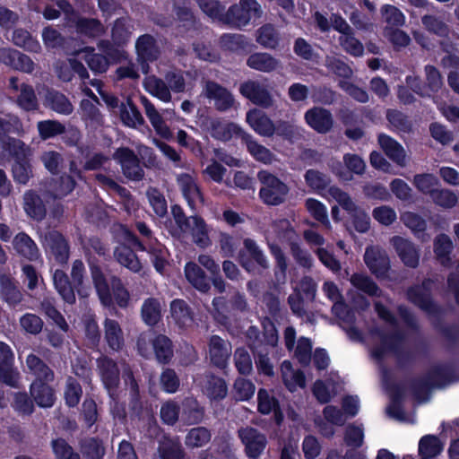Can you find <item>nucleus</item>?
I'll return each mask as SVG.
<instances>
[{
  "label": "nucleus",
  "instance_id": "nucleus-34",
  "mask_svg": "<svg viewBox=\"0 0 459 459\" xmlns=\"http://www.w3.org/2000/svg\"><path fill=\"white\" fill-rule=\"evenodd\" d=\"M52 279L54 287L63 300L71 305L74 304L75 293L67 274L63 270L56 269L53 273Z\"/></svg>",
  "mask_w": 459,
  "mask_h": 459
},
{
  "label": "nucleus",
  "instance_id": "nucleus-51",
  "mask_svg": "<svg viewBox=\"0 0 459 459\" xmlns=\"http://www.w3.org/2000/svg\"><path fill=\"white\" fill-rule=\"evenodd\" d=\"M238 126L233 123L223 122L220 119H212L209 123L210 134L220 141H229L237 132Z\"/></svg>",
  "mask_w": 459,
  "mask_h": 459
},
{
  "label": "nucleus",
  "instance_id": "nucleus-62",
  "mask_svg": "<svg viewBox=\"0 0 459 459\" xmlns=\"http://www.w3.org/2000/svg\"><path fill=\"white\" fill-rule=\"evenodd\" d=\"M246 143L249 153L258 161L271 163L273 160V154L269 149L258 143L251 136L246 138Z\"/></svg>",
  "mask_w": 459,
  "mask_h": 459
},
{
  "label": "nucleus",
  "instance_id": "nucleus-45",
  "mask_svg": "<svg viewBox=\"0 0 459 459\" xmlns=\"http://www.w3.org/2000/svg\"><path fill=\"white\" fill-rule=\"evenodd\" d=\"M255 39L262 47L275 49L280 43V35L273 25L266 23L256 30Z\"/></svg>",
  "mask_w": 459,
  "mask_h": 459
},
{
  "label": "nucleus",
  "instance_id": "nucleus-55",
  "mask_svg": "<svg viewBox=\"0 0 459 459\" xmlns=\"http://www.w3.org/2000/svg\"><path fill=\"white\" fill-rule=\"evenodd\" d=\"M18 106L25 111H34L39 108L38 99L32 86L22 82L21 91L17 95Z\"/></svg>",
  "mask_w": 459,
  "mask_h": 459
},
{
  "label": "nucleus",
  "instance_id": "nucleus-52",
  "mask_svg": "<svg viewBox=\"0 0 459 459\" xmlns=\"http://www.w3.org/2000/svg\"><path fill=\"white\" fill-rule=\"evenodd\" d=\"M212 438L211 431L205 427L191 429L185 437V445L188 448H199L206 446Z\"/></svg>",
  "mask_w": 459,
  "mask_h": 459
},
{
  "label": "nucleus",
  "instance_id": "nucleus-39",
  "mask_svg": "<svg viewBox=\"0 0 459 459\" xmlns=\"http://www.w3.org/2000/svg\"><path fill=\"white\" fill-rule=\"evenodd\" d=\"M45 383L34 381L30 385V392L39 407L49 408L55 403V394L53 389Z\"/></svg>",
  "mask_w": 459,
  "mask_h": 459
},
{
  "label": "nucleus",
  "instance_id": "nucleus-37",
  "mask_svg": "<svg viewBox=\"0 0 459 459\" xmlns=\"http://www.w3.org/2000/svg\"><path fill=\"white\" fill-rule=\"evenodd\" d=\"M185 275L189 283L196 290L206 292L210 289V283L203 269L194 262H188L185 265Z\"/></svg>",
  "mask_w": 459,
  "mask_h": 459
},
{
  "label": "nucleus",
  "instance_id": "nucleus-40",
  "mask_svg": "<svg viewBox=\"0 0 459 459\" xmlns=\"http://www.w3.org/2000/svg\"><path fill=\"white\" fill-rule=\"evenodd\" d=\"M444 445L435 435H425L419 441V455L421 459H432L443 451Z\"/></svg>",
  "mask_w": 459,
  "mask_h": 459
},
{
  "label": "nucleus",
  "instance_id": "nucleus-23",
  "mask_svg": "<svg viewBox=\"0 0 459 459\" xmlns=\"http://www.w3.org/2000/svg\"><path fill=\"white\" fill-rule=\"evenodd\" d=\"M23 210L27 216L40 221L47 214L46 206L40 196L33 190H28L23 194Z\"/></svg>",
  "mask_w": 459,
  "mask_h": 459
},
{
  "label": "nucleus",
  "instance_id": "nucleus-4",
  "mask_svg": "<svg viewBox=\"0 0 459 459\" xmlns=\"http://www.w3.org/2000/svg\"><path fill=\"white\" fill-rule=\"evenodd\" d=\"M263 9L256 0H240L230 7L226 13L229 23L237 28L247 25L252 18H260Z\"/></svg>",
  "mask_w": 459,
  "mask_h": 459
},
{
  "label": "nucleus",
  "instance_id": "nucleus-63",
  "mask_svg": "<svg viewBox=\"0 0 459 459\" xmlns=\"http://www.w3.org/2000/svg\"><path fill=\"white\" fill-rule=\"evenodd\" d=\"M426 74V87L429 92V97L432 94L437 93L443 86L442 76L438 69L432 65H427L424 68Z\"/></svg>",
  "mask_w": 459,
  "mask_h": 459
},
{
  "label": "nucleus",
  "instance_id": "nucleus-54",
  "mask_svg": "<svg viewBox=\"0 0 459 459\" xmlns=\"http://www.w3.org/2000/svg\"><path fill=\"white\" fill-rule=\"evenodd\" d=\"M37 129L41 140L54 138L65 132V125L54 119L39 121L37 123Z\"/></svg>",
  "mask_w": 459,
  "mask_h": 459
},
{
  "label": "nucleus",
  "instance_id": "nucleus-22",
  "mask_svg": "<svg viewBox=\"0 0 459 459\" xmlns=\"http://www.w3.org/2000/svg\"><path fill=\"white\" fill-rule=\"evenodd\" d=\"M13 247L18 255L29 261H35L40 256L37 244L25 232H19L14 236Z\"/></svg>",
  "mask_w": 459,
  "mask_h": 459
},
{
  "label": "nucleus",
  "instance_id": "nucleus-64",
  "mask_svg": "<svg viewBox=\"0 0 459 459\" xmlns=\"http://www.w3.org/2000/svg\"><path fill=\"white\" fill-rule=\"evenodd\" d=\"M434 327L446 341L450 349L459 344V326L438 322L435 324Z\"/></svg>",
  "mask_w": 459,
  "mask_h": 459
},
{
  "label": "nucleus",
  "instance_id": "nucleus-56",
  "mask_svg": "<svg viewBox=\"0 0 459 459\" xmlns=\"http://www.w3.org/2000/svg\"><path fill=\"white\" fill-rule=\"evenodd\" d=\"M81 453L87 459H101L105 455L102 442L96 437H88L81 442Z\"/></svg>",
  "mask_w": 459,
  "mask_h": 459
},
{
  "label": "nucleus",
  "instance_id": "nucleus-58",
  "mask_svg": "<svg viewBox=\"0 0 459 459\" xmlns=\"http://www.w3.org/2000/svg\"><path fill=\"white\" fill-rule=\"evenodd\" d=\"M83 52V59L91 71L102 74L108 70L109 62L105 56L95 53L93 48H86Z\"/></svg>",
  "mask_w": 459,
  "mask_h": 459
},
{
  "label": "nucleus",
  "instance_id": "nucleus-8",
  "mask_svg": "<svg viewBox=\"0 0 459 459\" xmlns=\"http://www.w3.org/2000/svg\"><path fill=\"white\" fill-rule=\"evenodd\" d=\"M364 262L371 273L377 279H385L388 276L391 264L385 251L368 247L365 251Z\"/></svg>",
  "mask_w": 459,
  "mask_h": 459
},
{
  "label": "nucleus",
  "instance_id": "nucleus-1",
  "mask_svg": "<svg viewBox=\"0 0 459 459\" xmlns=\"http://www.w3.org/2000/svg\"><path fill=\"white\" fill-rule=\"evenodd\" d=\"M135 227L143 240H139L135 235L126 228L121 230V238L139 250L148 252L154 268L157 272L162 273L168 264L169 253L167 248L155 238H152V230L144 222L137 221Z\"/></svg>",
  "mask_w": 459,
  "mask_h": 459
},
{
  "label": "nucleus",
  "instance_id": "nucleus-30",
  "mask_svg": "<svg viewBox=\"0 0 459 459\" xmlns=\"http://www.w3.org/2000/svg\"><path fill=\"white\" fill-rule=\"evenodd\" d=\"M120 243L114 251L117 261L123 266L126 267L134 273H139L142 270V264L133 251V246L129 245L122 238Z\"/></svg>",
  "mask_w": 459,
  "mask_h": 459
},
{
  "label": "nucleus",
  "instance_id": "nucleus-35",
  "mask_svg": "<svg viewBox=\"0 0 459 459\" xmlns=\"http://www.w3.org/2000/svg\"><path fill=\"white\" fill-rule=\"evenodd\" d=\"M182 420L188 425H195L203 421L204 408L193 397L186 398L182 403Z\"/></svg>",
  "mask_w": 459,
  "mask_h": 459
},
{
  "label": "nucleus",
  "instance_id": "nucleus-14",
  "mask_svg": "<svg viewBox=\"0 0 459 459\" xmlns=\"http://www.w3.org/2000/svg\"><path fill=\"white\" fill-rule=\"evenodd\" d=\"M232 347L229 341L222 339L218 335H212L208 342V351L211 362L220 368H224L231 355Z\"/></svg>",
  "mask_w": 459,
  "mask_h": 459
},
{
  "label": "nucleus",
  "instance_id": "nucleus-42",
  "mask_svg": "<svg viewBox=\"0 0 459 459\" xmlns=\"http://www.w3.org/2000/svg\"><path fill=\"white\" fill-rule=\"evenodd\" d=\"M161 304L158 299H146L141 307L143 321L150 326L157 325L161 318Z\"/></svg>",
  "mask_w": 459,
  "mask_h": 459
},
{
  "label": "nucleus",
  "instance_id": "nucleus-12",
  "mask_svg": "<svg viewBox=\"0 0 459 459\" xmlns=\"http://www.w3.org/2000/svg\"><path fill=\"white\" fill-rule=\"evenodd\" d=\"M42 245L49 250L55 259L60 264L68 261L70 248L65 237L56 230H49L41 237Z\"/></svg>",
  "mask_w": 459,
  "mask_h": 459
},
{
  "label": "nucleus",
  "instance_id": "nucleus-60",
  "mask_svg": "<svg viewBox=\"0 0 459 459\" xmlns=\"http://www.w3.org/2000/svg\"><path fill=\"white\" fill-rule=\"evenodd\" d=\"M404 225L409 228L417 238L425 234L427 221L418 213L412 212H404L402 215Z\"/></svg>",
  "mask_w": 459,
  "mask_h": 459
},
{
  "label": "nucleus",
  "instance_id": "nucleus-17",
  "mask_svg": "<svg viewBox=\"0 0 459 459\" xmlns=\"http://www.w3.org/2000/svg\"><path fill=\"white\" fill-rule=\"evenodd\" d=\"M343 163L345 168L341 162L334 168L335 174L342 180L350 181L352 179V174L363 175L365 172L366 164L358 154L345 153Z\"/></svg>",
  "mask_w": 459,
  "mask_h": 459
},
{
  "label": "nucleus",
  "instance_id": "nucleus-46",
  "mask_svg": "<svg viewBox=\"0 0 459 459\" xmlns=\"http://www.w3.org/2000/svg\"><path fill=\"white\" fill-rule=\"evenodd\" d=\"M385 118L394 131L408 134L412 130V123L409 117L399 109L387 108Z\"/></svg>",
  "mask_w": 459,
  "mask_h": 459
},
{
  "label": "nucleus",
  "instance_id": "nucleus-19",
  "mask_svg": "<svg viewBox=\"0 0 459 459\" xmlns=\"http://www.w3.org/2000/svg\"><path fill=\"white\" fill-rule=\"evenodd\" d=\"M44 105L46 108L63 116H69L74 110V107L69 98L56 90L47 91Z\"/></svg>",
  "mask_w": 459,
  "mask_h": 459
},
{
  "label": "nucleus",
  "instance_id": "nucleus-33",
  "mask_svg": "<svg viewBox=\"0 0 459 459\" xmlns=\"http://www.w3.org/2000/svg\"><path fill=\"white\" fill-rule=\"evenodd\" d=\"M247 65L263 73H271L280 66V61L266 52H257L247 59Z\"/></svg>",
  "mask_w": 459,
  "mask_h": 459
},
{
  "label": "nucleus",
  "instance_id": "nucleus-59",
  "mask_svg": "<svg viewBox=\"0 0 459 459\" xmlns=\"http://www.w3.org/2000/svg\"><path fill=\"white\" fill-rule=\"evenodd\" d=\"M410 390L417 400H425L433 387V383L426 374L422 377L412 378L410 382Z\"/></svg>",
  "mask_w": 459,
  "mask_h": 459
},
{
  "label": "nucleus",
  "instance_id": "nucleus-9",
  "mask_svg": "<svg viewBox=\"0 0 459 459\" xmlns=\"http://www.w3.org/2000/svg\"><path fill=\"white\" fill-rule=\"evenodd\" d=\"M238 435L249 457L257 458L266 446L265 436L255 428L249 426L241 428L238 429Z\"/></svg>",
  "mask_w": 459,
  "mask_h": 459
},
{
  "label": "nucleus",
  "instance_id": "nucleus-7",
  "mask_svg": "<svg viewBox=\"0 0 459 459\" xmlns=\"http://www.w3.org/2000/svg\"><path fill=\"white\" fill-rule=\"evenodd\" d=\"M203 94L212 100L216 109L221 112L229 110L235 104L233 95L226 88L210 80L204 81Z\"/></svg>",
  "mask_w": 459,
  "mask_h": 459
},
{
  "label": "nucleus",
  "instance_id": "nucleus-11",
  "mask_svg": "<svg viewBox=\"0 0 459 459\" xmlns=\"http://www.w3.org/2000/svg\"><path fill=\"white\" fill-rule=\"evenodd\" d=\"M390 242L405 266L412 269L419 266L420 250L413 242L401 236H394Z\"/></svg>",
  "mask_w": 459,
  "mask_h": 459
},
{
  "label": "nucleus",
  "instance_id": "nucleus-32",
  "mask_svg": "<svg viewBox=\"0 0 459 459\" xmlns=\"http://www.w3.org/2000/svg\"><path fill=\"white\" fill-rule=\"evenodd\" d=\"M186 453L178 440L163 438L159 442L153 459H184Z\"/></svg>",
  "mask_w": 459,
  "mask_h": 459
},
{
  "label": "nucleus",
  "instance_id": "nucleus-48",
  "mask_svg": "<svg viewBox=\"0 0 459 459\" xmlns=\"http://www.w3.org/2000/svg\"><path fill=\"white\" fill-rule=\"evenodd\" d=\"M12 41L15 46L30 52L39 53L41 51L39 42L28 30L22 28L13 30Z\"/></svg>",
  "mask_w": 459,
  "mask_h": 459
},
{
  "label": "nucleus",
  "instance_id": "nucleus-3",
  "mask_svg": "<svg viewBox=\"0 0 459 459\" xmlns=\"http://www.w3.org/2000/svg\"><path fill=\"white\" fill-rule=\"evenodd\" d=\"M262 186L259 195L268 205H278L284 202L289 192L288 186L275 176L263 170L257 175Z\"/></svg>",
  "mask_w": 459,
  "mask_h": 459
},
{
  "label": "nucleus",
  "instance_id": "nucleus-24",
  "mask_svg": "<svg viewBox=\"0 0 459 459\" xmlns=\"http://www.w3.org/2000/svg\"><path fill=\"white\" fill-rule=\"evenodd\" d=\"M377 141L385 154L391 160L399 166H404L405 152L402 144L385 134H379Z\"/></svg>",
  "mask_w": 459,
  "mask_h": 459
},
{
  "label": "nucleus",
  "instance_id": "nucleus-26",
  "mask_svg": "<svg viewBox=\"0 0 459 459\" xmlns=\"http://www.w3.org/2000/svg\"><path fill=\"white\" fill-rule=\"evenodd\" d=\"M202 386L204 393L212 400H222L228 394L225 380L211 373L204 375Z\"/></svg>",
  "mask_w": 459,
  "mask_h": 459
},
{
  "label": "nucleus",
  "instance_id": "nucleus-50",
  "mask_svg": "<svg viewBox=\"0 0 459 459\" xmlns=\"http://www.w3.org/2000/svg\"><path fill=\"white\" fill-rule=\"evenodd\" d=\"M156 359L160 363H168L173 356L171 341L163 334L157 335L152 342Z\"/></svg>",
  "mask_w": 459,
  "mask_h": 459
},
{
  "label": "nucleus",
  "instance_id": "nucleus-43",
  "mask_svg": "<svg viewBox=\"0 0 459 459\" xmlns=\"http://www.w3.org/2000/svg\"><path fill=\"white\" fill-rule=\"evenodd\" d=\"M170 313L173 320L180 328L187 327L193 322L190 308L183 299H175L171 302Z\"/></svg>",
  "mask_w": 459,
  "mask_h": 459
},
{
  "label": "nucleus",
  "instance_id": "nucleus-49",
  "mask_svg": "<svg viewBox=\"0 0 459 459\" xmlns=\"http://www.w3.org/2000/svg\"><path fill=\"white\" fill-rule=\"evenodd\" d=\"M80 115L82 119L93 127L103 124V117L99 108L89 100H82L80 103Z\"/></svg>",
  "mask_w": 459,
  "mask_h": 459
},
{
  "label": "nucleus",
  "instance_id": "nucleus-20",
  "mask_svg": "<svg viewBox=\"0 0 459 459\" xmlns=\"http://www.w3.org/2000/svg\"><path fill=\"white\" fill-rule=\"evenodd\" d=\"M370 333L380 339L381 344L385 346L389 352L394 354L401 350L402 344L405 341V333L397 327H394L390 333H385L382 328L376 326L370 329Z\"/></svg>",
  "mask_w": 459,
  "mask_h": 459
},
{
  "label": "nucleus",
  "instance_id": "nucleus-15",
  "mask_svg": "<svg viewBox=\"0 0 459 459\" xmlns=\"http://www.w3.org/2000/svg\"><path fill=\"white\" fill-rule=\"evenodd\" d=\"M140 100L143 107L144 113L156 134L163 139H170L172 133L154 104L145 96H142Z\"/></svg>",
  "mask_w": 459,
  "mask_h": 459
},
{
  "label": "nucleus",
  "instance_id": "nucleus-53",
  "mask_svg": "<svg viewBox=\"0 0 459 459\" xmlns=\"http://www.w3.org/2000/svg\"><path fill=\"white\" fill-rule=\"evenodd\" d=\"M120 118L126 126L132 128L144 124L141 112L131 100L120 106Z\"/></svg>",
  "mask_w": 459,
  "mask_h": 459
},
{
  "label": "nucleus",
  "instance_id": "nucleus-38",
  "mask_svg": "<svg viewBox=\"0 0 459 459\" xmlns=\"http://www.w3.org/2000/svg\"><path fill=\"white\" fill-rule=\"evenodd\" d=\"M26 366L30 373L37 378L38 382H51L54 380V372L38 356L30 354L26 359Z\"/></svg>",
  "mask_w": 459,
  "mask_h": 459
},
{
  "label": "nucleus",
  "instance_id": "nucleus-44",
  "mask_svg": "<svg viewBox=\"0 0 459 459\" xmlns=\"http://www.w3.org/2000/svg\"><path fill=\"white\" fill-rule=\"evenodd\" d=\"M75 27L79 33L89 38H98L106 32V28L101 22L94 18H79Z\"/></svg>",
  "mask_w": 459,
  "mask_h": 459
},
{
  "label": "nucleus",
  "instance_id": "nucleus-29",
  "mask_svg": "<svg viewBox=\"0 0 459 459\" xmlns=\"http://www.w3.org/2000/svg\"><path fill=\"white\" fill-rule=\"evenodd\" d=\"M144 90L152 96L159 99L164 103H169L172 100V95L165 79L155 75H148L143 82Z\"/></svg>",
  "mask_w": 459,
  "mask_h": 459
},
{
  "label": "nucleus",
  "instance_id": "nucleus-13",
  "mask_svg": "<svg viewBox=\"0 0 459 459\" xmlns=\"http://www.w3.org/2000/svg\"><path fill=\"white\" fill-rule=\"evenodd\" d=\"M177 184L192 210L204 204L203 194L196 179L191 174H178L177 176Z\"/></svg>",
  "mask_w": 459,
  "mask_h": 459
},
{
  "label": "nucleus",
  "instance_id": "nucleus-36",
  "mask_svg": "<svg viewBox=\"0 0 459 459\" xmlns=\"http://www.w3.org/2000/svg\"><path fill=\"white\" fill-rule=\"evenodd\" d=\"M351 284L358 290L369 297L379 298L382 296V290L372 278L363 273H354L350 278Z\"/></svg>",
  "mask_w": 459,
  "mask_h": 459
},
{
  "label": "nucleus",
  "instance_id": "nucleus-10",
  "mask_svg": "<svg viewBox=\"0 0 459 459\" xmlns=\"http://www.w3.org/2000/svg\"><path fill=\"white\" fill-rule=\"evenodd\" d=\"M135 49L137 61L141 65L142 72L147 74L149 71L148 62L156 60L160 56V49L156 40L152 35H142L135 42Z\"/></svg>",
  "mask_w": 459,
  "mask_h": 459
},
{
  "label": "nucleus",
  "instance_id": "nucleus-31",
  "mask_svg": "<svg viewBox=\"0 0 459 459\" xmlns=\"http://www.w3.org/2000/svg\"><path fill=\"white\" fill-rule=\"evenodd\" d=\"M91 274L92 282L96 289L97 294L101 304L104 307H110L112 305V297L109 290V285L107 279L100 266L91 264Z\"/></svg>",
  "mask_w": 459,
  "mask_h": 459
},
{
  "label": "nucleus",
  "instance_id": "nucleus-47",
  "mask_svg": "<svg viewBox=\"0 0 459 459\" xmlns=\"http://www.w3.org/2000/svg\"><path fill=\"white\" fill-rule=\"evenodd\" d=\"M195 222L189 227V232L192 235L193 241L195 245L202 248H205L211 245V239L208 235L207 225L204 219L194 215Z\"/></svg>",
  "mask_w": 459,
  "mask_h": 459
},
{
  "label": "nucleus",
  "instance_id": "nucleus-61",
  "mask_svg": "<svg viewBox=\"0 0 459 459\" xmlns=\"http://www.w3.org/2000/svg\"><path fill=\"white\" fill-rule=\"evenodd\" d=\"M5 149L17 161L24 160L31 155L30 147L20 139L13 137L7 139L5 142Z\"/></svg>",
  "mask_w": 459,
  "mask_h": 459
},
{
  "label": "nucleus",
  "instance_id": "nucleus-5",
  "mask_svg": "<svg viewBox=\"0 0 459 459\" xmlns=\"http://www.w3.org/2000/svg\"><path fill=\"white\" fill-rule=\"evenodd\" d=\"M121 166L123 175L133 181H140L144 178V170L143 169L140 160L134 152L127 147H121L116 150L113 154Z\"/></svg>",
  "mask_w": 459,
  "mask_h": 459
},
{
  "label": "nucleus",
  "instance_id": "nucleus-41",
  "mask_svg": "<svg viewBox=\"0 0 459 459\" xmlns=\"http://www.w3.org/2000/svg\"><path fill=\"white\" fill-rule=\"evenodd\" d=\"M134 30L129 17L117 19L111 28V38L116 45L126 44L131 38Z\"/></svg>",
  "mask_w": 459,
  "mask_h": 459
},
{
  "label": "nucleus",
  "instance_id": "nucleus-18",
  "mask_svg": "<svg viewBox=\"0 0 459 459\" xmlns=\"http://www.w3.org/2000/svg\"><path fill=\"white\" fill-rule=\"evenodd\" d=\"M0 298L12 307H17L23 300V294L14 279L5 273L0 274Z\"/></svg>",
  "mask_w": 459,
  "mask_h": 459
},
{
  "label": "nucleus",
  "instance_id": "nucleus-16",
  "mask_svg": "<svg viewBox=\"0 0 459 459\" xmlns=\"http://www.w3.org/2000/svg\"><path fill=\"white\" fill-rule=\"evenodd\" d=\"M246 120L250 127L259 135L271 137L275 133L273 120L262 110L253 108L247 113Z\"/></svg>",
  "mask_w": 459,
  "mask_h": 459
},
{
  "label": "nucleus",
  "instance_id": "nucleus-2",
  "mask_svg": "<svg viewBox=\"0 0 459 459\" xmlns=\"http://www.w3.org/2000/svg\"><path fill=\"white\" fill-rule=\"evenodd\" d=\"M433 281L425 278L420 284H413L406 290V298L409 302L431 316H441L442 307L433 299L431 287Z\"/></svg>",
  "mask_w": 459,
  "mask_h": 459
},
{
  "label": "nucleus",
  "instance_id": "nucleus-6",
  "mask_svg": "<svg viewBox=\"0 0 459 459\" xmlns=\"http://www.w3.org/2000/svg\"><path fill=\"white\" fill-rule=\"evenodd\" d=\"M239 92L253 104L264 108L273 105V98L268 87L258 81L248 80L241 83Z\"/></svg>",
  "mask_w": 459,
  "mask_h": 459
},
{
  "label": "nucleus",
  "instance_id": "nucleus-27",
  "mask_svg": "<svg viewBox=\"0 0 459 459\" xmlns=\"http://www.w3.org/2000/svg\"><path fill=\"white\" fill-rule=\"evenodd\" d=\"M434 388H442L455 379V369L453 365L438 364L433 366L427 373Z\"/></svg>",
  "mask_w": 459,
  "mask_h": 459
},
{
  "label": "nucleus",
  "instance_id": "nucleus-21",
  "mask_svg": "<svg viewBox=\"0 0 459 459\" xmlns=\"http://www.w3.org/2000/svg\"><path fill=\"white\" fill-rule=\"evenodd\" d=\"M104 339L108 346L115 351H121L125 346L124 332L119 323L111 318L103 322Z\"/></svg>",
  "mask_w": 459,
  "mask_h": 459
},
{
  "label": "nucleus",
  "instance_id": "nucleus-57",
  "mask_svg": "<svg viewBox=\"0 0 459 459\" xmlns=\"http://www.w3.org/2000/svg\"><path fill=\"white\" fill-rule=\"evenodd\" d=\"M11 134L17 135L24 134L22 121L18 117L11 114L0 117V138Z\"/></svg>",
  "mask_w": 459,
  "mask_h": 459
},
{
  "label": "nucleus",
  "instance_id": "nucleus-25",
  "mask_svg": "<svg viewBox=\"0 0 459 459\" xmlns=\"http://www.w3.org/2000/svg\"><path fill=\"white\" fill-rule=\"evenodd\" d=\"M281 376L284 385L290 392H295L299 387H305L306 378L303 372L294 369L289 360H284L281 364Z\"/></svg>",
  "mask_w": 459,
  "mask_h": 459
},
{
  "label": "nucleus",
  "instance_id": "nucleus-28",
  "mask_svg": "<svg viewBox=\"0 0 459 459\" xmlns=\"http://www.w3.org/2000/svg\"><path fill=\"white\" fill-rule=\"evenodd\" d=\"M97 365L105 386L108 390L116 388L119 383V369L117 363L108 357H101L97 360Z\"/></svg>",
  "mask_w": 459,
  "mask_h": 459
}]
</instances>
